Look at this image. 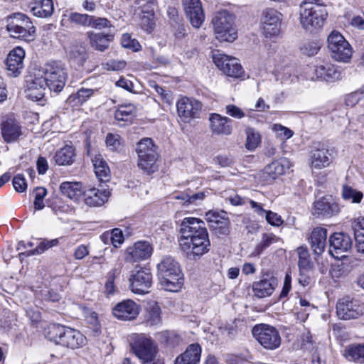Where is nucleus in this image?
<instances>
[{
	"instance_id": "nucleus-31",
	"label": "nucleus",
	"mask_w": 364,
	"mask_h": 364,
	"mask_svg": "<svg viewBox=\"0 0 364 364\" xmlns=\"http://www.w3.org/2000/svg\"><path fill=\"white\" fill-rule=\"evenodd\" d=\"M201 355V348L198 343L189 345L186 351L178 356L174 364H198Z\"/></svg>"
},
{
	"instance_id": "nucleus-56",
	"label": "nucleus",
	"mask_w": 364,
	"mask_h": 364,
	"mask_svg": "<svg viewBox=\"0 0 364 364\" xmlns=\"http://www.w3.org/2000/svg\"><path fill=\"white\" fill-rule=\"evenodd\" d=\"M69 18L73 23L83 26H90L92 23V16L79 13H72L70 14Z\"/></svg>"
},
{
	"instance_id": "nucleus-4",
	"label": "nucleus",
	"mask_w": 364,
	"mask_h": 364,
	"mask_svg": "<svg viewBox=\"0 0 364 364\" xmlns=\"http://www.w3.org/2000/svg\"><path fill=\"white\" fill-rule=\"evenodd\" d=\"M138 166L144 172L151 174L158 171L159 157L158 146L151 138H143L136 144Z\"/></svg>"
},
{
	"instance_id": "nucleus-55",
	"label": "nucleus",
	"mask_w": 364,
	"mask_h": 364,
	"mask_svg": "<svg viewBox=\"0 0 364 364\" xmlns=\"http://www.w3.org/2000/svg\"><path fill=\"white\" fill-rule=\"evenodd\" d=\"M58 244V239H53L51 240H43L39 242L38 246L34 249L28 252V255H38L44 252L49 248L56 246Z\"/></svg>"
},
{
	"instance_id": "nucleus-22",
	"label": "nucleus",
	"mask_w": 364,
	"mask_h": 364,
	"mask_svg": "<svg viewBox=\"0 0 364 364\" xmlns=\"http://www.w3.org/2000/svg\"><path fill=\"white\" fill-rule=\"evenodd\" d=\"M278 284L277 279L270 274H264L262 278L253 282L254 295L259 299L271 296Z\"/></svg>"
},
{
	"instance_id": "nucleus-48",
	"label": "nucleus",
	"mask_w": 364,
	"mask_h": 364,
	"mask_svg": "<svg viewBox=\"0 0 364 364\" xmlns=\"http://www.w3.org/2000/svg\"><path fill=\"white\" fill-rule=\"evenodd\" d=\"M140 26L146 31L151 33L154 28V11L153 9L150 11H144L140 16Z\"/></svg>"
},
{
	"instance_id": "nucleus-34",
	"label": "nucleus",
	"mask_w": 364,
	"mask_h": 364,
	"mask_svg": "<svg viewBox=\"0 0 364 364\" xmlns=\"http://www.w3.org/2000/svg\"><path fill=\"white\" fill-rule=\"evenodd\" d=\"M85 187L80 182L65 181L60 184V190L63 195L77 200L83 195Z\"/></svg>"
},
{
	"instance_id": "nucleus-5",
	"label": "nucleus",
	"mask_w": 364,
	"mask_h": 364,
	"mask_svg": "<svg viewBox=\"0 0 364 364\" xmlns=\"http://www.w3.org/2000/svg\"><path fill=\"white\" fill-rule=\"evenodd\" d=\"M328 17V11L325 5H316L300 9L299 21L301 27L311 33L320 30L324 26Z\"/></svg>"
},
{
	"instance_id": "nucleus-2",
	"label": "nucleus",
	"mask_w": 364,
	"mask_h": 364,
	"mask_svg": "<svg viewBox=\"0 0 364 364\" xmlns=\"http://www.w3.org/2000/svg\"><path fill=\"white\" fill-rule=\"evenodd\" d=\"M158 277L162 287L178 291L183 284V274L179 263L171 256H165L157 264Z\"/></svg>"
},
{
	"instance_id": "nucleus-26",
	"label": "nucleus",
	"mask_w": 364,
	"mask_h": 364,
	"mask_svg": "<svg viewBox=\"0 0 364 364\" xmlns=\"http://www.w3.org/2000/svg\"><path fill=\"white\" fill-rule=\"evenodd\" d=\"M338 212V204L332 202L330 198L323 197L314 203L313 215L318 218H330Z\"/></svg>"
},
{
	"instance_id": "nucleus-35",
	"label": "nucleus",
	"mask_w": 364,
	"mask_h": 364,
	"mask_svg": "<svg viewBox=\"0 0 364 364\" xmlns=\"http://www.w3.org/2000/svg\"><path fill=\"white\" fill-rule=\"evenodd\" d=\"M6 29L11 38H21L26 41H31V38L33 37V35L36 31V28L32 24H31L30 26L11 25L10 26H7Z\"/></svg>"
},
{
	"instance_id": "nucleus-16",
	"label": "nucleus",
	"mask_w": 364,
	"mask_h": 364,
	"mask_svg": "<svg viewBox=\"0 0 364 364\" xmlns=\"http://www.w3.org/2000/svg\"><path fill=\"white\" fill-rule=\"evenodd\" d=\"M176 107L181 119L187 123L199 117L202 104L199 100L186 97H182L177 102Z\"/></svg>"
},
{
	"instance_id": "nucleus-15",
	"label": "nucleus",
	"mask_w": 364,
	"mask_h": 364,
	"mask_svg": "<svg viewBox=\"0 0 364 364\" xmlns=\"http://www.w3.org/2000/svg\"><path fill=\"white\" fill-rule=\"evenodd\" d=\"M336 313L342 319H355L364 314V306L349 296L343 297L337 302Z\"/></svg>"
},
{
	"instance_id": "nucleus-62",
	"label": "nucleus",
	"mask_w": 364,
	"mask_h": 364,
	"mask_svg": "<svg viewBox=\"0 0 364 364\" xmlns=\"http://www.w3.org/2000/svg\"><path fill=\"white\" fill-rule=\"evenodd\" d=\"M273 130L277 132L278 136L284 139L291 138L294 134V132L292 130L278 124L274 125Z\"/></svg>"
},
{
	"instance_id": "nucleus-58",
	"label": "nucleus",
	"mask_w": 364,
	"mask_h": 364,
	"mask_svg": "<svg viewBox=\"0 0 364 364\" xmlns=\"http://www.w3.org/2000/svg\"><path fill=\"white\" fill-rule=\"evenodd\" d=\"M121 44L124 48L132 49L134 51L140 50L141 46L136 39L131 38L128 33L122 35L121 38Z\"/></svg>"
},
{
	"instance_id": "nucleus-41",
	"label": "nucleus",
	"mask_w": 364,
	"mask_h": 364,
	"mask_svg": "<svg viewBox=\"0 0 364 364\" xmlns=\"http://www.w3.org/2000/svg\"><path fill=\"white\" fill-rule=\"evenodd\" d=\"M161 308L156 303L149 304L144 315L145 322L149 326H158L161 323Z\"/></svg>"
},
{
	"instance_id": "nucleus-28",
	"label": "nucleus",
	"mask_w": 364,
	"mask_h": 364,
	"mask_svg": "<svg viewBox=\"0 0 364 364\" xmlns=\"http://www.w3.org/2000/svg\"><path fill=\"white\" fill-rule=\"evenodd\" d=\"M210 130L213 134L230 135L232 133V120L217 113L209 117Z\"/></svg>"
},
{
	"instance_id": "nucleus-6",
	"label": "nucleus",
	"mask_w": 364,
	"mask_h": 364,
	"mask_svg": "<svg viewBox=\"0 0 364 364\" xmlns=\"http://www.w3.org/2000/svg\"><path fill=\"white\" fill-rule=\"evenodd\" d=\"M235 16L227 10L215 13L212 23L216 38L220 41L232 42L237 37V30L234 26Z\"/></svg>"
},
{
	"instance_id": "nucleus-61",
	"label": "nucleus",
	"mask_w": 364,
	"mask_h": 364,
	"mask_svg": "<svg viewBox=\"0 0 364 364\" xmlns=\"http://www.w3.org/2000/svg\"><path fill=\"white\" fill-rule=\"evenodd\" d=\"M13 186L17 192L22 193L25 191L27 188V183L23 176L21 174L15 176L13 178Z\"/></svg>"
},
{
	"instance_id": "nucleus-43",
	"label": "nucleus",
	"mask_w": 364,
	"mask_h": 364,
	"mask_svg": "<svg viewBox=\"0 0 364 364\" xmlns=\"http://www.w3.org/2000/svg\"><path fill=\"white\" fill-rule=\"evenodd\" d=\"M88 54L85 47L82 46H73L69 53V58L77 65L82 66L87 60Z\"/></svg>"
},
{
	"instance_id": "nucleus-46",
	"label": "nucleus",
	"mask_w": 364,
	"mask_h": 364,
	"mask_svg": "<svg viewBox=\"0 0 364 364\" xmlns=\"http://www.w3.org/2000/svg\"><path fill=\"white\" fill-rule=\"evenodd\" d=\"M205 197V194L203 192H198L193 193L191 195L187 193H179L174 196L176 200H181L182 205H188L190 204H196L197 201L203 200Z\"/></svg>"
},
{
	"instance_id": "nucleus-42",
	"label": "nucleus",
	"mask_w": 364,
	"mask_h": 364,
	"mask_svg": "<svg viewBox=\"0 0 364 364\" xmlns=\"http://www.w3.org/2000/svg\"><path fill=\"white\" fill-rule=\"evenodd\" d=\"M279 238L273 233H264L261 241L256 245L254 251L255 255H260L263 251L272 244L279 241Z\"/></svg>"
},
{
	"instance_id": "nucleus-36",
	"label": "nucleus",
	"mask_w": 364,
	"mask_h": 364,
	"mask_svg": "<svg viewBox=\"0 0 364 364\" xmlns=\"http://www.w3.org/2000/svg\"><path fill=\"white\" fill-rule=\"evenodd\" d=\"M75 157L74 147L70 145H66L55 153L53 159L55 164L58 166H70L73 164Z\"/></svg>"
},
{
	"instance_id": "nucleus-40",
	"label": "nucleus",
	"mask_w": 364,
	"mask_h": 364,
	"mask_svg": "<svg viewBox=\"0 0 364 364\" xmlns=\"http://www.w3.org/2000/svg\"><path fill=\"white\" fill-rule=\"evenodd\" d=\"M31 11L33 16L40 18H47L53 12V4L52 0H41L33 6Z\"/></svg>"
},
{
	"instance_id": "nucleus-21",
	"label": "nucleus",
	"mask_w": 364,
	"mask_h": 364,
	"mask_svg": "<svg viewBox=\"0 0 364 364\" xmlns=\"http://www.w3.org/2000/svg\"><path fill=\"white\" fill-rule=\"evenodd\" d=\"M153 248L151 244L146 241H139L133 246L129 247L126 250L125 260L135 262L149 258L152 254Z\"/></svg>"
},
{
	"instance_id": "nucleus-18",
	"label": "nucleus",
	"mask_w": 364,
	"mask_h": 364,
	"mask_svg": "<svg viewBox=\"0 0 364 364\" xmlns=\"http://www.w3.org/2000/svg\"><path fill=\"white\" fill-rule=\"evenodd\" d=\"M25 58L24 50L18 46L11 50L6 59V66L8 75L16 77L21 75L23 68Z\"/></svg>"
},
{
	"instance_id": "nucleus-27",
	"label": "nucleus",
	"mask_w": 364,
	"mask_h": 364,
	"mask_svg": "<svg viewBox=\"0 0 364 364\" xmlns=\"http://www.w3.org/2000/svg\"><path fill=\"white\" fill-rule=\"evenodd\" d=\"M46 87V81L39 70L28 85L27 97L33 101H38L44 97Z\"/></svg>"
},
{
	"instance_id": "nucleus-57",
	"label": "nucleus",
	"mask_w": 364,
	"mask_h": 364,
	"mask_svg": "<svg viewBox=\"0 0 364 364\" xmlns=\"http://www.w3.org/2000/svg\"><path fill=\"white\" fill-rule=\"evenodd\" d=\"M109 238L114 247H117L124 242L122 231L119 228H114L110 233L104 234L102 238Z\"/></svg>"
},
{
	"instance_id": "nucleus-30",
	"label": "nucleus",
	"mask_w": 364,
	"mask_h": 364,
	"mask_svg": "<svg viewBox=\"0 0 364 364\" xmlns=\"http://www.w3.org/2000/svg\"><path fill=\"white\" fill-rule=\"evenodd\" d=\"M1 133L6 142H14L22 134L21 127L15 119H9L1 123Z\"/></svg>"
},
{
	"instance_id": "nucleus-1",
	"label": "nucleus",
	"mask_w": 364,
	"mask_h": 364,
	"mask_svg": "<svg viewBox=\"0 0 364 364\" xmlns=\"http://www.w3.org/2000/svg\"><path fill=\"white\" fill-rule=\"evenodd\" d=\"M179 233L180 248L188 258L197 259L210 251L209 234L202 220L193 217L183 218Z\"/></svg>"
},
{
	"instance_id": "nucleus-23",
	"label": "nucleus",
	"mask_w": 364,
	"mask_h": 364,
	"mask_svg": "<svg viewBox=\"0 0 364 364\" xmlns=\"http://www.w3.org/2000/svg\"><path fill=\"white\" fill-rule=\"evenodd\" d=\"M341 77V73L336 66L328 62H322L315 65L311 80H323L327 82L335 81Z\"/></svg>"
},
{
	"instance_id": "nucleus-52",
	"label": "nucleus",
	"mask_w": 364,
	"mask_h": 364,
	"mask_svg": "<svg viewBox=\"0 0 364 364\" xmlns=\"http://www.w3.org/2000/svg\"><path fill=\"white\" fill-rule=\"evenodd\" d=\"M343 197L346 200H351L353 203H358L363 198V193L350 186H343Z\"/></svg>"
},
{
	"instance_id": "nucleus-25",
	"label": "nucleus",
	"mask_w": 364,
	"mask_h": 364,
	"mask_svg": "<svg viewBox=\"0 0 364 364\" xmlns=\"http://www.w3.org/2000/svg\"><path fill=\"white\" fill-rule=\"evenodd\" d=\"M289 168V161L286 159L274 161L265 166L260 173V178L265 183H272L277 176L284 173Z\"/></svg>"
},
{
	"instance_id": "nucleus-20",
	"label": "nucleus",
	"mask_w": 364,
	"mask_h": 364,
	"mask_svg": "<svg viewBox=\"0 0 364 364\" xmlns=\"http://www.w3.org/2000/svg\"><path fill=\"white\" fill-rule=\"evenodd\" d=\"M140 306L131 299L123 300L117 304L113 309V315L119 320L130 321L139 314Z\"/></svg>"
},
{
	"instance_id": "nucleus-24",
	"label": "nucleus",
	"mask_w": 364,
	"mask_h": 364,
	"mask_svg": "<svg viewBox=\"0 0 364 364\" xmlns=\"http://www.w3.org/2000/svg\"><path fill=\"white\" fill-rule=\"evenodd\" d=\"M100 188L92 187L85 188L83 196L85 202L89 206L97 207L103 205L107 201L110 192L105 188L103 185H100Z\"/></svg>"
},
{
	"instance_id": "nucleus-64",
	"label": "nucleus",
	"mask_w": 364,
	"mask_h": 364,
	"mask_svg": "<svg viewBox=\"0 0 364 364\" xmlns=\"http://www.w3.org/2000/svg\"><path fill=\"white\" fill-rule=\"evenodd\" d=\"M352 228L354 237L358 236V235H364V217L355 219L352 223Z\"/></svg>"
},
{
	"instance_id": "nucleus-29",
	"label": "nucleus",
	"mask_w": 364,
	"mask_h": 364,
	"mask_svg": "<svg viewBox=\"0 0 364 364\" xmlns=\"http://www.w3.org/2000/svg\"><path fill=\"white\" fill-rule=\"evenodd\" d=\"M327 239V230L324 228L317 227L314 228L309 237L311 248L316 255L323 252Z\"/></svg>"
},
{
	"instance_id": "nucleus-38",
	"label": "nucleus",
	"mask_w": 364,
	"mask_h": 364,
	"mask_svg": "<svg viewBox=\"0 0 364 364\" xmlns=\"http://www.w3.org/2000/svg\"><path fill=\"white\" fill-rule=\"evenodd\" d=\"M343 355L350 361L364 363V344H352L346 346Z\"/></svg>"
},
{
	"instance_id": "nucleus-50",
	"label": "nucleus",
	"mask_w": 364,
	"mask_h": 364,
	"mask_svg": "<svg viewBox=\"0 0 364 364\" xmlns=\"http://www.w3.org/2000/svg\"><path fill=\"white\" fill-rule=\"evenodd\" d=\"M136 108L132 105H121L114 113V117L118 121H127L135 112Z\"/></svg>"
},
{
	"instance_id": "nucleus-19",
	"label": "nucleus",
	"mask_w": 364,
	"mask_h": 364,
	"mask_svg": "<svg viewBox=\"0 0 364 364\" xmlns=\"http://www.w3.org/2000/svg\"><path fill=\"white\" fill-rule=\"evenodd\" d=\"M187 18L195 28H200L205 20V14L200 0H183Z\"/></svg>"
},
{
	"instance_id": "nucleus-33",
	"label": "nucleus",
	"mask_w": 364,
	"mask_h": 364,
	"mask_svg": "<svg viewBox=\"0 0 364 364\" xmlns=\"http://www.w3.org/2000/svg\"><path fill=\"white\" fill-rule=\"evenodd\" d=\"M87 37L91 47L100 52L106 50L114 38L112 34L94 32H88Z\"/></svg>"
},
{
	"instance_id": "nucleus-54",
	"label": "nucleus",
	"mask_w": 364,
	"mask_h": 364,
	"mask_svg": "<svg viewBox=\"0 0 364 364\" xmlns=\"http://www.w3.org/2000/svg\"><path fill=\"white\" fill-rule=\"evenodd\" d=\"M35 199H34V209L35 210H40L44 208L45 205L43 199L47 195V190L43 187H37L34 189Z\"/></svg>"
},
{
	"instance_id": "nucleus-44",
	"label": "nucleus",
	"mask_w": 364,
	"mask_h": 364,
	"mask_svg": "<svg viewBox=\"0 0 364 364\" xmlns=\"http://www.w3.org/2000/svg\"><path fill=\"white\" fill-rule=\"evenodd\" d=\"M247 135L246 148L250 151H254L261 142V136L255 129L247 127L245 129Z\"/></svg>"
},
{
	"instance_id": "nucleus-17",
	"label": "nucleus",
	"mask_w": 364,
	"mask_h": 364,
	"mask_svg": "<svg viewBox=\"0 0 364 364\" xmlns=\"http://www.w3.org/2000/svg\"><path fill=\"white\" fill-rule=\"evenodd\" d=\"M282 14L269 9L264 11L261 18L262 29L266 37L277 36L280 32Z\"/></svg>"
},
{
	"instance_id": "nucleus-12",
	"label": "nucleus",
	"mask_w": 364,
	"mask_h": 364,
	"mask_svg": "<svg viewBox=\"0 0 364 364\" xmlns=\"http://www.w3.org/2000/svg\"><path fill=\"white\" fill-rule=\"evenodd\" d=\"M131 346L134 353L144 363H151L157 353L152 340L144 335L136 336Z\"/></svg>"
},
{
	"instance_id": "nucleus-47",
	"label": "nucleus",
	"mask_w": 364,
	"mask_h": 364,
	"mask_svg": "<svg viewBox=\"0 0 364 364\" xmlns=\"http://www.w3.org/2000/svg\"><path fill=\"white\" fill-rule=\"evenodd\" d=\"M321 48V44L316 40H307L300 46L301 52L308 56H313L318 53Z\"/></svg>"
},
{
	"instance_id": "nucleus-32",
	"label": "nucleus",
	"mask_w": 364,
	"mask_h": 364,
	"mask_svg": "<svg viewBox=\"0 0 364 364\" xmlns=\"http://www.w3.org/2000/svg\"><path fill=\"white\" fill-rule=\"evenodd\" d=\"M311 168L321 169L330 165L332 161L329 150L325 148L313 149L311 151Z\"/></svg>"
},
{
	"instance_id": "nucleus-9",
	"label": "nucleus",
	"mask_w": 364,
	"mask_h": 364,
	"mask_svg": "<svg viewBox=\"0 0 364 364\" xmlns=\"http://www.w3.org/2000/svg\"><path fill=\"white\" fill-rule=\"evenodd\" d=\"M328 48L333 59L338 62L348 63L353 55V48L338 31H332L328 36Z\"/></svg>"
},
{
	"instance_id": "nucleus-63",
	"label": "nucleus",
	"mask_w": 364,
	"mask_h": 364,
	"mask_svg": "<svg viewBox=\"0 0 364 364\" xmlns=\"http://www.w3.org/2000/svg\"><path fill=\"white\" fill-rule=\"evenodd\" d=\"M265 219L267 222L272 226H280L283 223V220L279 215L271 210H268L266 213Z\"/></svg>"
},
{
	"instance_id": "nucleus-59",
	"label": "nucleus",
	"mask_w": 364,
	"mask_h": 364,
	"mask_svg": "<svg viewBox=\"0 0 364 364\" xmlns=\"http://www.w3.org/2000/svg\"><path fill=\"white\" fill-rule=\"evenodd\" d=\"M225 113L235 119H242L246 116L245 112L235 105H228L225 107Z\"/></svg>"
},
{
	"instance_id": "nucleus-60",
	"label": "nucleus",
	"mask_w": 364,
	"mask_h": 364,
	"mask_svg": "<svg viewBox=\"0 0 364 364\" xmlns=\"http://www.w3.org/2000/svg\"><path fill=\"white\" fill-rule=\"evenodd\" d=\"M106 144L112 151H117L120 147V136L118 134H108L106 137Z\"/></svg>"
},
{
	"instance_id": "nucleus-39",
	"label": "nucleus",
	"mask_w": 364,
	"mask_h": 364,
	"mask_svg": "<svg viewBox=\"0 0 364 364\" xmlns=\"http://www.w3.org/2000/svg\"><path fill=\"white\" fill-rule=\"evenodd\" d=\"M96 91V90L82 87L77 92L70 95L67 99V102L73 107L81 105L87 102Z\"/></svg>"
},
{
	"instance_id": "nucleus-49",
	"label": "nucleus",
	"mask_w": 364,
	"mask_h": 364,
	"mask_svg": "<svg viewBox=\"0 0 364 364\" xmlns=\"http://www.w3.org/2000/svg\"><path fill=\"white\" fill-rule=\"evenodd\" d=\"M6 27L11 25H23L30 26L32 24L30 18L21 13H14L6 18Z\"/></svg>"
},
{
	"instance_id": "nucleus-53",
	"label": "nucleus",
	"mask_w": 364,
	"mask_h": 364,
	"mask_svg": "<svg viewBox=\"0 0 364 364\" xmlns=\"http://www.w3.org/2000/svg\"><path fill=\"white\" fill-rule=\"evenodd\" d=\"M38 297L45 302H58L61 299L60 295L57 291L47 288L42 289L38 294Z\"/></svg>"
},
{
	"instance_id": "nucleus-45",
	"label": "nucleus",
	"mask_w": 364,
	"mask_h": 364,
	"mask_svg": "<svg viewBox=\"0 0 364 364\" xmlns=\"http://www.w3.org/2000/svg\"><path fill=\"white\" fill-rule=\"evenodd\" d=\"M299 255V269H314V263L310 259V255L306 247H300L297 249Z\"/></svg>"
},
{
	"instance_id": "nucleus-14",
	"label": "nucleus",
	"mask_w": 364,
	"mask_h": 364,
	"mask_svg": "<svg viewBox=\"0 0 364 364\" xmlns=\"http://www.w3.org/2000/svg\"><path fill=\"white\" fill-rule=\"evenodd\" d=\"M352 247L350 237L343 232H335L329 237V254L336 259L346 257Z\"/></svg>"
},
{
	"instance_id": "nucleus-11",
	"label": "nucleus",
	"mask_w": 364,
	"mask_h": 364,
	"mask_svg": "<svg viewBox=\"0 0 364 364\" xmlns=\"http://www.w3.org/2000/svg\"><path fill=\"white\" fill-rule=\"evenodd\" d=\"M131 291L137 294H145L149 292L152 285V274L149 269L138 266L132 270L129 277Z\"/></svg>"
},
{
	"instance_id": "nucleus-10",
	"label": "nucleus",
	"mask_w": 364,
	"mask_h": 364,
	"mask_svg": "<svg viewBox=\"0 0 364 364\" xmlns=\"http://www.w3.org/2000/svg\"><path fill=\"white\" fill-rule=\"evenodd\" d=\"M205 219L213 235L220 238L230 234L231 223L226 212L209 210L205 213Z\"/></svg>"
},
{
	"instance_id": "nucleus-37",
	"label": "nucleus",
	"mask_w": 364,
	"mask_h": 364,
	"mask_svg": "<svg viewBox=\"0 0 364 364\" xmlns=\"http://www.w3.org/2000/svg\"><path fill=\"white\" fill-rule=\"evenodd\" d=\"M96 177L100 182L106 183L110 179V170L106 161L101 156H96L92 159Z\"/></svg>"
},
{
	"instance_id": "nucleus-3",
	"label": "nucleus",
	"mask_w": 364,
	"mask_h": 364,
	"mask_svg": "<svg viewBox=\"0 0 364 364\" xmlns=\"http://www.w3.org/2000/svg\"><path fill=\"white\" fill-rule=\"evenodd\" d=\"M46 337L55 344L71 349L81 348L86 341L85 336L78 330L58 324L49 326Z\"/></svg>"
},
{
	"instance_id": "nucleus-51",
	"label": "nucleus",
	"mask_w": 364,
	"mask_h": 364,
	"mask_svg": "<svg viewBox=\"0 0 364 364\" xmlns=\"http://www.w3.org/2000/svg\"><path fill=\"white\" fill-rule=\"evenodd\" d=\"M297 280L304 287L311 286L314 282V269H299Z\"/></svg>"
},
{
	"instance_id": "nucleus-13",
	"label": "nucleus",
	"mask_w": 364,
	"mask_h": 364,
	"mask_svg": "<svg viewBox=\"0 0 364 364\" xmlns=\"http://www.w3.org/2000/svg\"><path fill=\"white\" fill-rule=\"evenodd\" d=\"M213 60L215 65L226 75L232 77H240L243 73V69L238 60L235 58L215 51L213 54Z\"/></svg>"
},
{
	"instance_id": "nucleus-7",
	"label": "nucleus",
	"mask_w": 364,
	"mask_h": 364,
	"mask_svg": "<svg viewBox=\"0 0 364 364\" xmlns=\"http://www.w3.org/2000/svg\"><path fill=\"white\" fill-rule=\"evenodd\" d=\"M41 73L50 91L59 93L63 90L68 73L60 63L53 61L46 63Z\"/></svg>"
},
{
	"instance_id": "nucleus-8",
	"label": "nucleus",
	"mask_w": 364,
	"mask_h": 364,
	"mask_svg": "<svg viewBox=\"0 0 364 364\" xmlns=\"http://www.w3.org/2000/svg\"><path fill=\"white\" fill-rule=\"evenodd\" d=\"M255 340L266 350H274L279 348L282 338L278 330L270 325L259 323L252 329Z\"/></svg>"
}]
</instances>
